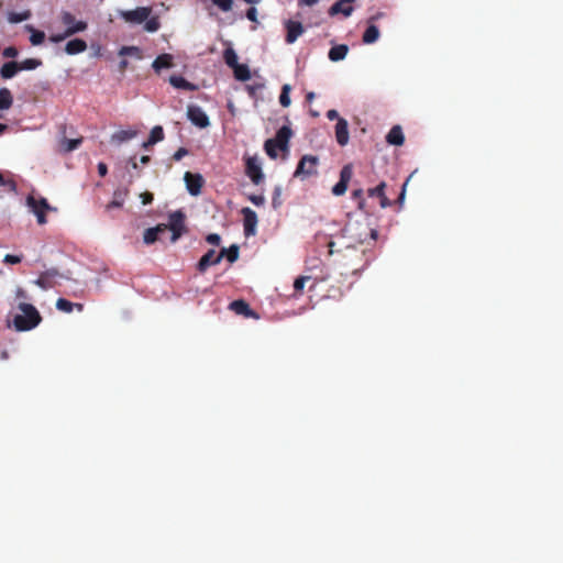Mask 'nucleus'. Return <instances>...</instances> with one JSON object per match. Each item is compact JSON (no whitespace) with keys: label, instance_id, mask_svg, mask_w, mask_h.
<instances>
[{"label":"nucleus","instance_id":"nucleus-1","mask_svg":"<svg viewBox=\"0 0 563 563\" xmlns=\"http://www.w3.org/2000/svg\"><path fill=\"white\" fill-rule=\"evenodd\" d=\"M118 15L128 24L139 25L144 23V30L148 33H155L159 29L157 16H152L150 7H139L133 10H119Z\"/></svg>","mask_w":563,"mask_h":563},{"label":"nucleus","instance_id":"nucleus-2","mask_svg":"<svg viewBox=\"0 0 563 563\" xmlns=\"http://www.w3.org/2000/svg\"><path fill=\"white\" fill-rule=\"evenodd\" d=\"M291 136V129L287 125L282 126L274 137L266 140L264 144L266 154L272 159H277L280 155L286 157L289 153V141Z\"/></svg>","mask_w":563,"mask_h":563},{"label":"nucleus","instance_id":"nucleus-3","mask_svg":"<svg viewBox=\"0 0 563 563\" xmlns=\"http://www.w3.org/2000/svg\"><path fill=\"white\" fill-rule=\"evenodd\" d=\"M224 257L229 263H234L239 258V247L231 245L229 249H222L220 252L210 250L199 261L198 268L205 272L209 266L219 264Z\"/></svg>","mask_w":563,"mask_h":563},{"label":"nucleus","instance_id":"nucleus-4","mask_svg":"<svg viewBox=\"0 0 563 563\" xmlns=\"http://www.w3.org/2000/svg\"><path fill=\"white\" fill-rule=\"evenodd\" d=\"M19 310L20 313H18L13 320L16 330L27 331L35 328L40 323L41 317L32 305L20 303Z\"/></svg>","mask_w":563,"mask_h":563},{"label":"nucleus","instance_id":"nucleus-5","mask_svg":"<svg viewBox=\"0 0 563 563\" xmlns=\"http://www.w3.org/2000/svg\"><path fill=\"white\" fill-rule=\"evenodd\" d=\"M26 206L29 210L36 217L38 224H45L46 218L45 212L48 210H54L45 198L35 197L33 195L27 196Z\"/></svg>","mask_w":563,"mask_h":563},{"label":"nucleus","instance_id":"nucleus-6","mask_svg":"<svg viewBox=\"0 0 563 563\" xmlns=\"http://www.w3.org/2000/svg\"><path fill=\"white\" fill-rule=\"evenodd\" d=\"M319 158L313 155H305L300 159L295 176L305 180L308 177L317 174Z\"/></svg>","mask_w":563,"mask_h":563},{"label":"nucleus","instance_id":"nucleus-7","mask_svg":"<svg viewBox=\"0 0 563 563\" xmlns=\"http://www.w3.org/2000/svg\"><path fill=\"white\" fill-rule=\"evenodd\" d=\"M223 58H224L225 64L230 68L233 69L234 77L238 80H241V81L246 80V67L244 65L238 63V59H239L238 54L231 46L225 48Z\"/></svg>","mask_w":563,"mask_h":563},{"label":"nucleus","instance_id":"nucleus-8","mask_svg":"<svg viewBox=\"0 0 563 563\" xmlns=\"http://www.w3.org/2000/svg\"><path fill=\"white\" fill-rule=\"evenodd\" d=\"M187 118L196 126L205 129L210 125L207 113L198 106L189 104L187 107Z\"/></svg>","mask_w":563,"mask_h":563},{"label":"nucleus","instance_id":"nucleus-9","mask_svg":"<svg viewBox=\"0 0 563 563\" xmlns=\"http://www.w3.org/2000/svg\"><path fill=\"white\" fill-rule=\"evenodd\" d=\"M60 21L66 26L67 34H76L87 29V23L76 20V18L68 11L60 13Z\"/></svg>","mask_w":563,"mask_h":563},{"label":"nucleus","instance_id":"nucleus-10","mask_svg":"<svg viewBox=\"0 0 563 563\" xmlns=\"http://www.w3.org/2000/svg\"><path fill=\"white\" fill-rule=\"evenodd\" d=\"M186 188L191 196H198L201 192L203 178L200 174L186 172L184 175Z\"/></svg>","mask_w":563,"mask_h":563},{"label":"nucleus","instance_id":"nucleus-11","mask_svg":"<svg viewBox=\"0 0 563 563\" xmlns=\"http://www.w3.org/2000/svg\"><path fill=\"white\" fill-rule=\"evenodd\" d=\"M249 177L252 179V181L256 185L261 184L265 175L262 170V164L256 157L249 158Z\"/></svg>","mask_w":563,"mask_h":563},{"label":"nucleus","instance_id":"nucleus-12","mask_svg":"<svg viewBox=\"0 0 563 563\" xmlns=\"http://www.w3.org/2000/svg\"><path fill=\"white\" fill-rule=\"evenodd\" d=\"M335 139L336 142L344 146L350 141L349 123L345 119H339L335 124Z\"/></svg>","mask_w":563,"mask_h":563},{"label":"nucleus","instance_id":"nucleus-13","mask_svg":"<svg viewBox=\"0 0 563 563\" xmlns=\"http://www.w3.org/2000/svg\"><path fill=\"white\" fill-rule=\"evenodd\" d=\"M136 135H137V131L135 129H132V128L125 129V130L122 129V130L115 131L111 135L110 142L114 145H121L122 143L134 139Z\"/></svg>","mask_w":563,"mask_h":563},{"label":"nucleus","instance_id":"nucleus-14","mask_svg":"<svg viewBox=\"0 0 563 563\" xmlns=\"http://www.w3.org/2000/svg\"><path fill=\"white\" fill-rule=\"evenodd\" d=\"M286 29H287L286 41L289 44L295 43L298 40V37L303 33L302 24L299 22L291 21V20L286 22Z\"/></svg>","mask_w":563,"mask_h":563},{"label":"nucleus","instance_id":"nucleus-15","mask_svg":"<svg viewBox=\"0 0 563 563\" xmlns=\"http://www.w3.org/2000/svg\"><path fill=\"white\" fill-rule=\"evenodd\" d=\"M354 0H340L335 2L331 8L329 13L331 15H335L339 13H342L344 16H350L353 12V5L352 3Z\"/></svg>","mask_w":563,"mask_h":563},{"label":"nucleus","instance_id":"nucleus-16","mask_svg":"<svg viewBox=\"0 0 563 563\" xmlns=\"http://www.w3.org/2000/svg\"><path fill=\"white\" fill-rule=\"evenodd\" d=\"M166 230H167L166 224H158L154 228H150V229L145 230L144 234H143L144 243L145 244L154 243L158 239V235L161 233L165 232Z\"/></svg>","mask_w":563,"mask_h":563},{"label":"nucleus","instance_id":"nucleus-17","mask_svg":"<svg viewBox=\"0 0 563 563\" xmlns=\"http://www.w3.org/2000/svg\"><path fill=\"white\" fill-rule=\"evenodd\" d=\"M173 59L174 58L170 54H162L155 58L152 67L156 73H159L163 69L172 68L174 66Z\"/></svg>","mask_w":563,"mask_h":563},{"label":"nucleus","instance_id":"nucleus-18","mask_svg":"<svg viewBox=\"0 0 563 563\" xmlns=\"http://www.w3.org/2000/svg\"><path fill=\"white\" fill-rule=\"evenodd\" d=\"M386 141L390 145H396V146L402 145L405 142V136H404L401 128L399 125L393 126L386 136Z\"/></svg>","mask_w":563,"mask_h":563},{"label":"nucleus","instance_id":"nucleus-19","mask_svg":"<svg viewBox=\"0 0 563 563\" xmlns=\"http://www.w3.org/2000/svg\"><path fill=\"white\" fill-rule=\"evenodd\" d=\"M185 214L177 210L169 214L168 217V224L167 229H176V230H184L185 231Z\"/></svg>","mask_w":563,"mask_h":563},{"label":"nucleus","instance_id":"nucleus-20","mask_svg":"<svg viewBox=\"0 0 563 563\" xmlns=\"http://www.w3.org/2000/svg\"><path fill=\"white\" fill-rule=\"evenodd\" d=\"M347 53H349L347 45H345V44L335 45L329 51V59L334 63L341 62V60L345 59V57L347 56Z\"/></svg>","mask_w":563,"mask_h":563},{"label":"nucleus","instance_id":"nucleus-21","mask_svg":"<svg viewBox=\"0 0 563 563\" xmlns=\"http://www.w3.org/2000/svg\"><path fill=\"white\" fill-rule=\"evenodd\" d=\"M87 49V44L84 40L75 38L69 41L65 46V52L68 55H76Z\"/></svg>","mask_w":563,"mask_h":563},{"label":"nucleus","instance_id":"nucleus-22","mask_svg":"<svg viewBox=\"0 0 563 563\" xmlns=\"http://www.w3.org/2000/svg\"><path fill=\"white\" fill-rule=\"evenodd\" d=\"M169 84L177 88V89H184V90H196L197 89V86L187 81L185 78H183L181 76H176V75H173L169 77Z\"/></svg>","mask_w":563,"mask_h":563},{"label":"nucleus","instance_id":"nucleus-23","mask_svg":"<svg viewBox=\"0 0 563 563\" xmlns=\"http://www.w3.org/2000/svg\"><path fill=\"white\" fill-rule=\"evenodd\" d=\"M13 103V97L9 89L1 88L0 89V118H2L3 111H7L11 108Z\"/></svg>","mask_w":563,"mask_h":563},{"label":"nucleus","instance_id":"nucleus-24","mask_svg":"<svg viewBox=\"0 0 563 563\" xmlns=\"http://www.w3.org/2000/svg\"><path fill=\"white\" fill-rule=\"evenodd\" d=\"M378 37H379L378 27L374 24H371L364 32L363 42L365 44H372V43H375L378 40Z\"/></svg>","mask_w":563,"mask_h":563},{"label":"nucleus","instance_id":"nucleus-25","mask_svg":"<svg viewBox=\"0 0 563 563\" xmlns=\"http://www.w3.org/2000/svg\"><path fill=\"white\" fill-rule=\"evenodd\" d=\"M25 29L31 33L30 42L32 45L37 46L44 42V32L35 30L32 25H26Z\"/></svg>","mask_w":563,"mask_h":563},{"label":"nucleus","instance_id":"nucleus-26","mask_svg":"<svg viewBox=\"0 0 563 563\" xmlns=\"http://www.w3.org/2000/svg\"><path fill=\"white\" fill-rule=\"evenodd\" d=\"M81 143V139H66V137H63L60 140V148L62 151L64 152H71L74 150H76L79 144Z\"/></svg>","mask_w":563,"mask_h":563},{"label":"nucleus","instance_id":"nucleus-27","mask_svg":"<svg viewBox=\"0 0 563 563\" xmlns=\"http://www.w3.org/2000/svg\"><path fill=\"white\" fill-rule=\"evenodd\" d=\"M30 16H31V12L29 10H25L22 12H10L8 14V21L10 23H19V22L30 19Z\"/></svg>","mask_w":563,"mask_h":563},{"label":"nucleus","instance_id":"nucleus-28","mask_svg":"<svg viewBox=\"0 0 563 563\" xmlns=\"http://www.w3.org/2000/svg\"><path fill=\"white\" fill-rule=\"evenodd\" d=\"M19 69L15 63H7L1 68V76L5 79L12 78Z\"/></svg>","mask_w":563,"mask_h":563},{"label":"nucleus","instance_id":"nucleus-29","mask_svg":"<svg viewBox=\"0 0 563 563\" xmlns=\"http://www.w3.org/2000/svg\"><path fill=\"white\" fill-rule=\"evenodd\" d=\"M290 90H291V87L289 84H285L283 86L282 93L279 97V102L285 108L289 107L291 103L290 96H289Z\"/></svg>","mask_w":563,"mask_h":563},{"label":"nucleus","instance_id":"nucleus-30","mask_svg":"<svg viewBox=\"0 0 563 563\" xmlns=\"http://www.w3.org/2000/svg\"><path fill=\"white\" fill-rule=\"evenodd\" d=\"M164 139V132L162 126L156 125L151 130L148 143L150 144H156L157 142L162 141Z\"/></svg>","mask_w":563,"mask_h":563},{"label":"nucleus","instance_id":"nucleus-31","mask_svg":"<svg viewBox=\"0 0 563 563\" xmlns=\"http://www.w3.org/2000/svg\"><path fill=\"white\" fill-rule=\"evenodd\" d=\"M229 308L236 314L246 316V302L242 299L231 302Z\"/></svg>","mask_w":563,"mask_h":563},{"label":"nucleus","instance_id":"nucleus-32","mask_svg":"<svg viewBox=\"0 0 563 563\" xmlns=\"http://www.w3.org/2000/svg\"><path fill=\"white\" fill-rule=\"evenodd\" d=\"M40 65H41V62L38 59L27 58V59L22 60L19 64V69L33 70V69L37 68Z\"/></svg>","mask_w":563,"mask_h":563},{"label":"nucleus","instance_id":"nucleus-33","mask_svg":"<svg viewBox=\"0 0 563 563\" xmlns=\"http://www.w3.org/2000/svg\"><path fill=\"white\" fill-rule=\"evenodd\" d=\"M257 227V216L254 211L249 209V236L255 235Z\"/></svg>","mask_w":563,"mask_h":563},{"label":"nucleus","instance_id":"nucleus-34","mask_svg":"<svg viewBox=\"0 0 563 563\" xmlns=\"http://www.w3.org/2000/svg\"><path fill=\"white\" fill-rule=\"evenodd\" d=\"M73 303L66 299H63V298H59L57 301H56V308L60 311H64V312H71L73 310Z\"/></svg>","mask_w":563,"mask_h":563},{"label":"nucleus","instance_id":"nucleus-35","mask_svg":"<svg viewBox=\"0 0 563 563\" xmlns=\"http://www.w3.org/2000/svg\"><path fill=\"white\" fill-rule=\"evenodd\" d=\"M124 203V197L120 192H114L113 200L107 206L108 209L121 208Z\"/></svg>","mask_w":563,"mask_h":563},{"label":"nucleus","instance_id":"nucleus-36","mask_svg":"<svg viewBox=\"0 0 563 563\" xmlns=\"http://www.w3.org/2000/svg\"><path fill=\"white\" fill-rule=\"evenodd\" d=\"M280 196H282V187L276 186L274 189L273 198H272V206L274 209H278L280 207V205H282Z\"/></svg>","mask_w":563,"mask_h":563},{"label":"nucleus","instance_id":"nucleus-37","mask_svg":"<svg viewBox=\"0 0 563 563\" xmlns=\"http://www.w3.org/2000/svg\"><path fill=\"white\" fill-rule=\"evenodd\" d=\"M352 176H353L352 166L351 165H346L341 170L340 180L349 184V181L351 180Z\"/></svg>","mask_w":563,"mask_h":563},{"label":"nucleus","instance_id":"nucleus-38","mask_svg":"<svg viewBox=\"0 0 563 563\" xmlns=\"http://www.w3.org/2000/svg\"><path fill=\"white\" fill-rule=\"evenodd\" d=\"M232 2L233 0H212V3L224 12L231 10Z\"/></svg>","mask_w":563,"mask_h":563},{"label":"nucleus","instance_id":"nucleus-39","mask_svg":"<svg viewBox=\"0 0 563 563\" xmlns=\"http://www.w3.org/2000/svg\"><path fill=\"white\" fill-rule=\"evenodd\" d=\"M385 188H386V184L385 183H380L377 187L371 189L368 191L369 196L372 197H384L385 196Z\"/></svg>","mask_w":563,"mask_h":563},{"label":"nucleus","instance_id":"nucleus-40","mask_svg":"<svg viewBox=\"0 0 563 563\" xmlns=\"http://www.w3.org/2000/svg\"><path fill=\"white\" fill-rule=\"evenodd\" d=\"M346 189H347V184L340 180L333 188H332V192L333 195L335 196H342L346 192Z\"/></svg>","mask_w":563,"mask_h":563},{"label":"nucleus","instance_id":"nucleus-41","mask_svg":"<svg viewBox=\"0 0 563 563\" xmlns=\"http://www.w3.org/2000/svg\"><path fill=\"white\" fill-rule=\"evenodd\" d=\"M139 53V48L135 46H122L119 51L120 56L133 55Z\"/></svg>","mask_w":563,"mask_h":563},{"label":"nucleus","instance_id":"nucleus-42","mask_svg":"<svg viewBox=\"0 0 563 563\" xmlns=\"http://www.w3.org/2000/svg\"><path fill=\"white\" fill-rule=\"evenodd\" d=\"M310 279L309 276H301V277H298L295 283H294V287L296 290H302L306 283Z\"/></svg>","mask_w":563,"mask_h":563},{"label":"nucleus","instance_id":"nucleus-43","mask_svg":"<svg viewBox=\"0 0 563 563\" xmlns=\"http://www.w3.org/2000/svg\"><path fill=\"white\" fill-rule=\"evenodd\" d=\"M249 200H251V202L253 205L260 207V206H264L266 199H265L264 195H254V196H250Z\"/></svg>","mask_w":563,"mask_h":563},{"label":"nucleus","instance_id":"nucleus-44","mask_svg":"<svg viewBox=\"0 0 563 563\" xmlns=\"http://www.w3.org/2000/svg\"><path fill=\"white\" fill-rule=\"evenodd\" d=\"M73 34H67V30H65V32L63 34H54V35H51L49 40L53 42V43H59L62 41H64L65 38L71 36Z\"/></svg>","mask_w":563,"mask_h":563},{"label":"nucleus","instance_id":"nucleus-45","mask_svg":"<svg viewBox=\"0 0 563 563\" xmlns=\"http://www.w3.org/2000/svg\"><path fill=\"white\" fill-rule=\"evenodd\" d=\"M3 261L4 263L7 264H18L21 262V257L18 256V255H11V254H7L4 257H3Z\"/></svg>","mask_w":563,"mask_h":563},{"label":"nucleus","instance_id":"nucleus-46","mask_svg":"<svg viewBox=\"0 0 563 563\" xmlns=\"http://www.w3.org/2000/svg\"><path fill=\"white\" fill-rule=\"evenodd\" d=\"M207 241L210 243V244H214V245H218L221 241V238L219 234L217 233H211L207 236Z\"/></svg>","mask_w":563,"mask_h":563},{"label":"nucleus","instance_id":"nucleus-47","mask_svg":"<svg viewBox=\"0 0 563 563\" xmlns=\"http://www.w3.org/2000/svg\"><path fill=\"white\" fill-rule=\"evenodd\" d=\"M140 198H141V201L143 205H147V203L152 202L153 195L150 192H143L140 195Z\"/></svg>","mask_w":563,"mask_h":563},{"label":"nucleus","instance_id":"nucleus-48","mask_svg":"<svg viewBox=\"0 0 563 563\" xmlns=\"http://www.w3.org/2000/svg\"><path fill=\"white\" fill-rule=\"evenodd\" d=\"M172 231V242L175 243L181 234L185 232L184 230L169 229Z\"/></svg>","mask_w":563,"mask_h":563},{"label":"nucleus","instance_id":"nucleus-49","mask_svg":"<svg viewBox=\"0 0 563 563\" xmlns=\"http://www.w3.org/2000/svg\"><path fill=\"white\" fill-rule=\"evenodd\" d=\"M407 186H408V181H406L402 186V189H401V192L399 195V205L402 206L405 203V199H406V191H407Z\"/></svg>","mask_w":563,"mask_h":563},{"label":"nucleus","instance_id":"nucleus-50","mask_svg":"<svg viewBox=\"0 0 563 563\" xmlns=\"http://www.w3.org/2000/svg\"><path fill=\"white\" fill-rule=\"evenodd\" d=\"M0 185L8 186L11 190H15V184L11 180H4L3 176L0 174Z\"/></svg>","mask_w":563,"mask_h":563},{"label":"nucleus","instance_id":"nucleus-51","mask_svg":"<svg viewBox=\"0 0 563 563\" xmlns=\"http://www.w3.org/2000/svg\"><path fill=\"white\" fill-rule=\"evenodd\" d=\"M319 0H298V4L301 7H312L316 5Z\"/></svg>","mask_w":563,"mask_h":563},{"label":"nucleus","instance_id":"nucleus-52","mask_svg":"<svg viewBox=\"0 0 563 563\" xmlns=\"http://www.w3.org/2000/svg\"><path fill=\"white\" fill-rule=\"evenodd\" d=\"M249 21L257 22V11L255 8H249Z\"/></svg>","mask_w":563,"mask_h":563},{"label":"nucleus","instance_id":"nucleus-53","mask_svg":"<svg viewBox=\"0 0 563 563\" xmlns=\"http://www.w3.org/2000/svg\"><path fill=\"white\" fill-rule=\"evenodd\" d=\"M18 54L16 49L13 48V47H7L4 51H3V55L5 57H15Z\"/></svg>","mask_w":563,"mask_h":563},{"label":"nucleus","instance_id":"nucleus-54","mask_svg":"<svg viewBox=\"0 0 563 563\" xmlns=\"http://www.w3.org/2000/svg\"><path fill=\"white\" fill-rule=\"evenodd\" d=\"M327 117H328V119H329V120H336V121H338L339 119H341V118L339 117L338 111H336V110H333V109H332V110H329V111L327 112Z\"/></svg>","mask_w":563,"mask_h":563},{"label":"nucleus","instance_id":"nucleus-55","mask_svg":"<svg viewBox=\"0 0 563 563\" xmlns=\"http://www.w3.org/2000/svg\"><path fill=\"white\" fill-rule=\"evenodd\" d=\"M187 154V151L185 148H179L175 154H174V158L176 161H179L185 155Z\"/></svg>","mask_w":563,"mask_h":563},{"label":"nucleus","instance_id":"nucleus-56","mask_svg":"<svg viewBox=\"0 0 563 563\" xmlns=\"http://www.w3.org/2000/svg\"><path fill=\"white\" fill-rule=\"evenodd\" d=\"M98 172H99L100 176H102V177L106 176L107 175V165L104 163H99Z\"/></svg>","mask_w":563,"mask_h":563},{"label":"nucleus","instance_id":"nucleus-57","mask_svg":"<svg viewBox=\"0 0 563 563\" xmlns=\"http://www.w3.org/2000/svg\"><path fill=\"white\" fill-rule=\"evenodd\" d=\"M389 206H390V200L386 196L382 197L380 198V207L387 208Z\"/></svg>","mask_w":563,"mask_h":563},{"label":"nucleus","instance_id":"nucleus-58","mask_svg":"<svg viewBox=\"0 0 563 563\" xmlns=\"http://www.w3.org/2000/svg\"><path fill=\"white\" fill-rule=\"evenodd\" d=\"M93 49V56L98 57L101 55V47L100 46H92Z\"/></svg>","mask_w":563,"mask_h":563},{"label":"nucleus","instance_id":"nucleus-59","mask_svg":"<svg viewBox=\"0 0 563 563\" xmlns=\"http://www.w3.org/2000/svg\"><path fill=\"white\" fill-rule=\"evenodd\" d=\"M228 108L232 114H235V108L231 101L228 102Z\"/></svg>","mask_w":563,"mask_h":563},{"label":"nucleus","instance_id":"nucleus-60","mask_svg":"<svg viewBox=\"0 0 563 563\" xmlns=\"http://www.w3.org/2000/svg\"><path fill=\"white\" fill-rule=\"evenodd\" d=\"M314 97H316L314 92H308L307 93V100L310 101V102L313 101Z\"/></svg>","mask_w":563,"mask_h":563},{"label":"nucleus","instance_id":"nucleus-61","mask_svg":"<svg viewBox=\"0 0 563 563\" xmlns=\"http://www.w3.org/2000/svg\"><path fill=\"white\" fill-rule=\"evenodd\" d=\"M148 159H150V157L144 155V156L141 157V163L145 164V163L148 162Z\"/></svg>","mask_w":563,"mask_h":563},{"label":"nucleus","instance_id":"nucleus-62","mask_svg":"<svg viewBox=\"0 0 563 563\" xmlns=\"http://www.w3.org/2000/svg\"><path fill=\"white\" fill-rule=\"evenodd\" d=\"M126 66H128V62H126V60H122V62L120 63V68H121V69H124Z\"/></svg>","mask_w":563,"mask_h":563},{"label":"nucleus","instance_id":"nucleus-63","mask_svg":"<svg viewBox=\"0 0 563 563\" xmlns=\"http://www.w3.org/2000/svg\"><path fill=\"white\" fill-rule=\"evenodd\" d=\"M151 145H152V144H150V143H148V140L142 144L143 148H145V150H146L148 146H151Z\"/></svg>","mask_w":563,"mask_h":563},{"label":"nucleus","instance_id":"nucleus-64","mask_svg":"<svg viewBox=\"0 0 563 563\" xmlns=\"http://www.w3.org/2000/svg\"><path fill=\"white\" fill-rule=\"evenodd\" d=\"M361 195H362V190L361 189L354 191V196L355 197H360Z\"/></svg>","mask_w":563,"mask_h":563}]
</instances>
